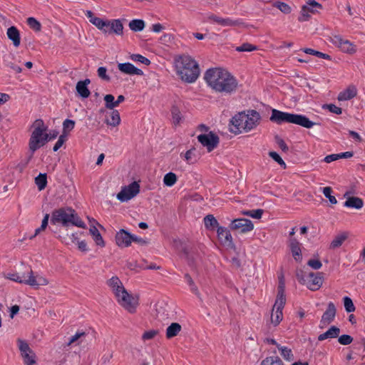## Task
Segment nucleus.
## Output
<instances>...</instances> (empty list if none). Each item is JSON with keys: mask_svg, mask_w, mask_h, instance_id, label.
I'll use <instances>...</instances> for the list:
<instances>
[{"mask_svg": "<svg viewBox=\"0 0 365 365\" xmlns=\"http://www.w3.org/2000/svg\"><path fill=\"white\" fill-rule=\"evenodd\" d=\"M103 99L106 108L111 109V106L113 105L114 96L112 94H107L104 96Z\"/></svg>", "mask_w": 365, "mask_h": 365, "instance_id": "nucleus-60", "label": "nucleus"}, {"mask_svg": "<svg viewBox=\"0 0 365 365\" xmlns=\"http://www.w3.org/2000/svg\"><path fill=\"white\" fill-rule=\"evenodd\" d=\"M309 12L315 14L316 12H317V11L314 10L312 6L309 7V5L307 4L302 6L301 9V16L298 18V20L299 21H308L311 17V16L309 14Z\"/></svg>", "mask_w": 365, "mask_h": 365, "instance_id": "nucleus-33", "label": "nucleus"}, {"mask_svg": "<svg viewBox=\"0 0 365 365\" xmlns=\"http://www.w3.org/2000/svg\"><path fill=\"white\" fill-rule=\"evenodd\" d=\"M336 314V309L334 304L331 302H329L326 311L322 314L320 327L323 328L324 326L331 324L334 320Z\"/></svg>", "mask_w": 365, "mask_h": 365, "instance_id": "nucleus-14", "label": "nucleus"}, {"mask_svg": "<svg viewBox=\"0 0 365 365\" xmlns=\"http://www.w3.org/2000/svg\"><path fill=\"white\" fill-rule=\"evenodd\" d=\"M206 21L210 23H216L222 26H237L243 24L240 19L233 20L230 18H222L214 14H209L206 17Z\"/></svg>", "mask_w": 365, "mask_h": 365, "instance_id": "nucleus-11", "label": "nucleus"}, {"mask_svg": "<svg viewBox=\"0 0 365 365\" xmlns=\"http://www.w3.org/2000/svg\"><path fill=\"white\" fill-rule=\"evenodd\" d=\"M195 150L196 149L192 148L185 153V158L188 163H195L197 161V158L195 155Z\"/></svg>", "mask_w": 365, "mask_h": 365, "instance_id": "nucleus-50", "label": "nucleus"}, {"mask_svg": "<svg viewBox=\"0 0 365 365\" xmlns=\"http://www.w3.org/2000/svg\"><path fill=\"white\" fill-rule=\"evenodd\" d=\"M91 23L95 25L98 29L103 31L104 33L108 32V30L105 29V27H107V21H103L101 18L96 17L93 19H91Z\"/></svg>", "mask_w": 365, "mask_h": 365, "instance_id": "nucleus-40", "label": "nucleus"}, {"mask_svg": "<svg viewBox=\"0 0 365 365\" xmlns=\"http://www.w3.org/2000/svg\"><path fill=\"white\" fill-rule=\"evenodd\" d=\"M268 3H270L272 6L277 8L283 14H289L292 11V8L290 6H289L287 3L279 0H272L269 1Z\"/></svg>", "mask_w": 365, "mask_h": 365, "instance_id": "nucleus-30", "label": "nucleus"}, {"mask_svg": "<svg viewBox=\"0 0 365 365\" xmlns=\"http://www.w3.org/2000/svg\"><path fill=\"white\" fill-rule=\"evenodd\" d=\"M28 25L31 29L35 31H40L41 30V25L38 21L34 17H29L26 20Z\"/></svg>", "mask_w": 365, "mask_h": 365, "instance_id": "nucleus-44", "label": "nucleus"}, {"mask_svg": "<svg viewBox=\"0 0 365 365\" xmlns=\"http://www.w3.org/2000/svg\"><path fill=\"white\" fill-rule=\"evenodd\" d=\"M107 284L110 287L115 297H119V294L123 292V290L125 289L123 283L117 276L112 277L108 279Z\"/></svg>", "mask_w": 365, "mask_h": 365, "instance_id": "nucleus-20", "label": "nucleus"}, {"mask_svg": "<svg viewBox=\"0 0 365 365\" xmlns=\"http://www.w3.org/2000/svg\"><path fill=\"white\" fill-rule=\"evenodd\" d=\"M351 192L347 191L344 193V197L346 201L344 203V207L359 210L364 206V201L361 198L351 195Z\"/></svg>", "mask_w": 365, "mask_h": 365, "instance_id": "nucleus-17", "label": "nucleus"}, {"mask_svg": "<svg viewBox=\"0 0 365 365\" xmlns=\"http://www.w3.org/2000/svg\"><path fill=\"white\" fill-rule=\"evenodd\" d=\"M204 223L206 229L210 230H214L216 227H220L217 220L212 215H206L204 217Z\"/></svg>", "mask_w": 365, "mask_h": 365, "instance_id": "nucleus-32", "label": "nucleus"}, {"mask_svg": "<svg viewBox=\"0 0 365 365\" xmlns=\"http://www.w3.org/2000/svg\"><path fill=\"white\" fill-rule=\"evenodd\" d=\"M182 329V327L179 323H172L166 329V337L172 339L176 336Z\"/></svg>", "mask_w": 365, "mask_h": 365, "instance_id": "nucleus-31", "label": "nucleus"}, {"mask_svg": "<svg viewBox=\"0 0 365 365\" xmlns=\"http://www.w3.org/2000/svg\"><path fill=\"white\" fill-rule=\"evenodd\" d=\"M340 329L336 326H331L326 332L318 336L319 341H323L327 339H334L339 336Z\"/></svg>", "mask_w": 365, "mask_h": 365, "instance_id": "nucleus-28", "label": "nucleus"}, {"mask_svg": "<svg viewBox=\"0 0 365 365\" xmlns=\"http://www.w3.org/2000/svg\"><path fill=\"white\" fill-rule=\"evenodd\" d=\"M277 347L280 351L281 355L285 360L290 361L294 359V355L290 349L279 344H277Z\"/></svg>", "mask_w": 365, "mask_h": 365, "instance_id": "nucleus-38", "label": "nucleus"}, {"mask_svg": "<svg viewBox=\"0 0 365 365\" xmlns=\"http://www.w3.org/2000/svg\"><path fill=\"white\" fill-rule=\"evenodd\" d=\"M120 123V117L118 110H113L110 113V119H106V123L113 127L117 126Z\"/></svg>", "mask_w": 365, "mask_h": 365, "instance_id": "nucleus-35", "label": "nucleus"}, {"mask_svg": "<svg viewBox=\"0 0 365 365\" xmlns=\"http://www.w3.org/2000/svg\"><path fill=\"white\" fill-rule=\"evenodd\" d=\"M23 359H24V362L25 364L26 365H34L36 361V354L34 352H33V354H21Z\"/></svg>", "mask_w": 365, "mask_h": 365, "instance_id": "nucleus-48", "label": "nucleus"}, {"mask_svg": "<svg viewBox=\"0 0 365 365\" xmlns=\"http://www.w3.org/2000/svg\"><path fill=\"white\" fill-rule=\"evenodd\" d=\"M289 248L292 252L294 259L300 262L302 259V250L300 243L295 238H292L289 240Z\"/></svg>", "mask_w": 365, "mask_h": 365, "instance_id": "nucleus-24", "label": "nucleus"}, {"mask_svg": "<svg viewBox=\"0 0 365 365\" xmlns=\"http://www.w3.org/2000/svg\"><path fill=\"white\" fill-rule=\"evenodd\" d=\"M6 35L15 47H19L21 43V38L19 31L16 26H11L7 29Z\"/></svg>", "mask_w": 365, "mask_h": 365, "instance_id": "nucleus-27", "label": "nucleus"}, {"mask_svg": "<svg viewBox=\"0 0 365 365\" xmlns=\"http://www.w3.org/2000/svg\"><path fill=\"white\" fill-rule=\"evenodd\" d=\"M140 192V184H128L123 186L121 190L117 194V199L123 202H128L135 197Z\"/></svg>", "mask_w": 365, "mask_h": 365, "instance_id": "nucleus-8", "label": "nucleus"}, {"mask_svg": "<svg viewBox=\"0 0 365 365\" xmlns=\"http://www.w3.org/2000/svg\"><path fill=\"white\" fill-rule=\"evenodd\" d=\"M244 115H246L245 111L240 112L232 118V119L230 120V123H232V125H234L235 129H232L231 132H232L235 134H239L242 133V130H244V127L245 124V120H246V118H243Z\"/></svg>", "mask_w": 365, "mask_h": 365, "instance_id": "nucleus-19", "label": "nucleus"}, {"mask_svg": "<svg viewBox=\"0 0 365 365\" xmlns=\"http://www.w3.org/2000/svg\"><path fill=\"white\" fill-rule=\"evenodd\" d=\"M66 140V135H62L61 134L59 136V138L58 139V141L54 145V146L53 148V150L54 152H56L63 145V144L65 143Z\"/></svg>", "mask_w": 365, "mask_h": 365, "instance_id": "nucleus-61", "label": "nucleus"}, {"mask_svg": "<svg viewBox=\"0 0 365 365\" xmlns=\"http://www.w3.org/2000/svg\"><path fill=\"white\" fill-rule=\"evenodd\" d=\"M33 130L29 143V150L31 152L28 161L32 158L33 153L40 148L45 145L48 141L55 139L58 132L56 130H52L49 133H45L47 130V127L45 126L43 120L37 119L34 121Z\"/></svg>", "mask_w": 365, "mask_h": 365, "instance_id": "nucleus-2", "label": "nucleus"}, {"mask_svg": "<svg viewBox=\"0 0 365 365\" xmlns=\"http://www.w3.org/2000/svg\"><path fill=\"white\" fill-rule=\"evenodd\" d=\"M347 235L346 233H342L340 235H338L335 237V238L331 241L329 248L330 249H336L339 247L342 243L346 240Z\"/></svg>", "mask_w": 365, "mask_h": 365, "instance_id": "nucleus-37", "label": "nucleus"}, {"mask_svg": "<svg viewBox=\"0 0 365 365\" xmlns=\"http://www.w3.org/2000/svg\"><path fill=\"white\" fill-rule=\"evenodd\" d=\"M332 189L330 187H326L323 188V193L326 197H327L330 202V203L335 205L337 203V200L336 197L331 195Z\"/></svg>", "mask_w": 365, "mask_h": 365, "instance_id": "nucleus-51", "label": "nucleus"}, {"mask_svg": "<svg viewBox=\"0 0 365 365\" xmlns=\"http://www.w3.org/2000/svg\"><path fill=\"white\" fill-rule=\"evenodd\" d=\"M307 264L311 267L314 269H319L322 264L319 259H309L307 262Z\"/></svg>", "mask_w": 365, "mask_h": 365, "instance_id": "nucleus-62", "label": "nucleus"}, {"mask_svg": "<svg viewBox=\"0 0 365 365\" xmlns=\"http://www.w3.org/2000/svg\"><path fill=\"white\" fill-rule=\"evenodd\" d=\"M51 222L53 225H61L63 227L73 225L86 228V224L78 217L76 210L69 207H61L53 210Z\"/></svg>", "mask_w": 365, "mask_h": 365, "instance_id": "nucleus-4", "label": "nucleus"}, {"mask_svg": "<svg viewBox=\"0 0 365 365\" xmlns=\"http://www.w3.org/2000/svg\"><path fill=\"white\" fill-rule=\"evenodd\" d=\"M75 121L70 119H66L63 123V134L67 136L68 132L73 129L75 126Z\"/></svg>", "mask_w": 365, "mask_h": 365, "instance_id": "nucleus-43", "label": "nucleus"}, {"mask_svg": "<svg viewBox=\"0 0 365 365\" xmlns=\"http://www.w3.org/2000/svg\"><path fill=\"white\" fill-rule=\"evenodd\" d=\"M297 278L298 281L302 284H306L307 282V280H308L307 277H306L304 276L302 271H299V272H297Z\"/></svg>", "mask_w": 365, "mask_h": 365, "instance_id": "nucleus-64", "label": "nucleus"}, {"mask_svg": "<svg viewBox=\"0 0 365 365\" xmlns=\"http://www.w3.org/2000/svg\"><path fill=\"white\" fill-rule=\"evenodd\" d=\"M307 279L306 284L310 290L315 291L321 287L323 281L322 273L318 272L315 274L310 272L307 276Z\"/></svg>", "mask_w": 365, "mask_h": 365, "instance_id": "nucleus-15", "label": "nucleus"}, {"mask_svg": "<svg viewBox=\"0 0 365 365\" xmlns=\"http://www.w3.org/2000/svg\"><path fill=\"white\" fill-rule=\"evenodd\" d=\"M260 365H284V362L277 356H267L264 359Z\"/></svg>", "mask_w": 365, "mask_h": 365, "instance_id": "nucleus-36", "label": "nucleus"}, {"mask_svg": "<svg viewBox=\"0 0 365 365\" xmlns=\"http://www.w3.org/2000/svg\"><path fill=\"white\" fill-rule=\"evenodd\" d=\"M19 349L21 351V354H33V350L29 347V344L21 339H18Z\"/></svg>", "mask_w": 365, "mask_h": 365, "instance_id": "nucleus-42", "label": "nucleus"}, {"mask_svg": "<svg viewBox=\"0 0 365 365\" xmlns=\"http://www.w3.org/2000/svg\"><path fill=\"white\" fill-rule=\"evenodd\" d=\"M217 237L221 244L229 247H233L234 243L230 230L224 227H218L217 230Z\"/></svg>", "mask_w": 365, "mask_h": 365, "instance_id": "nucleus-16", "label": "nucleus"}, {"mask_svg": "<svg viewBox=\"0 0 365 365\" xmlns=\"http://www.w3.org/2000/svg\"><path fill=\"white\" fill-rule=\"evenodd\" d=\"M334 43L345 53H354L356 48L348 40H344L339 36H336Z\"/></svg>", "mask_w": 365, "mask_h": 365, "instance_id": "nucleus-22", "label": "nucleus"}, {"mask_svg": "<svg viewBox=\"0 0 365 365\" xmlns=\"http://www.w3.org/2000/svg\"><path fill=\"white\" fill-rule=\"evenodd\" d=\"M177 73L186 83L195 82L200 75L198 63L190 56L182 55L175 60Z\"/></svg>", "mask_w": 365, "mask_h": 365, "instance_id": "nucleus-3", "label": "nucleus"}, {"mask_svg": "<svg viewBox=\"0 0 365 365\" xmlns=\"http://www.w3.org/2000/svg\"><path fill=\"white\" fill-rule=\"evenodd\" d=\"M243 118H246V120H245V132H249L255 128L261 120L260 114L255 110H247V113H246V115H244Z\"/></svg>", "mask_w": 365, "mask_h": 365, "instance_id": "nucleus-12", "label": "nucleus"}, {"mask_svg": "<svg viewBox=\"0 0 365 365\" xmlns=\"http://www.w3.org/2000/svg\"><path fill=\"white\" fill-rule=\"evenodd\" d=\"M107 27L110 26L109 34H115L117 36L123 35V25L120 19H113L107 21Z\"/></svg>", "mask_w": 365, "mask_h": 365, "instance_id": "nucleus-23", "label": "nucleus"}, {"mask_svg": "<svg viewBox=\"0 0 365 365\" xmlns=\"http://www.w3.org/2000/svg\"><path fill=\"white\" fill-rule=\"evenodd\" d=\"M275 141L279 145V147L282 149V150L284 153L287 152L289 150L288 146L285 143L284 140L282 139L279 136L276 135L275 136Z\"/></svg>", "mask_w": 365, "mask_h": 365, "instance_id": "nucleus-58", "label": "nucleus"}, {"mask_svg": "<svg viewBox=\"0 0 365 365\" xmlns=\"http://www.w3.org/2000/svg\"><path fill=\"white\" fill-rule=\"evenodd\" d=\"M91 81L89 78H86L83 81H80L77 83L76 89L78 94L83 98H87L89 97L91 92L88 88V85L90 84Z\"/></svg>", "mask_w": 365, "mask_h": 365, "instance_id": "nucleus-25", "label": "nucleus"}, {"mask_svg": "<svg viewBox=\"0 0 365 365\" xmlns=\"http://www.w3.org/2000/svg\"><path fill=\"white\" fill-rule=\"evenodd\" d=\"M118 69L125 74L128 75H138V76H143V72L141 69H139L134 66L130 63H120L118 65Z\"/></svg>", "mask_w": 365, "mask_h": 365, "instance_id": "nucleus-21", "label": "nucleus"}, {"mask_svg": "<svg viewBox=\"0 0 365 365\" xmlns=\"http://www.w3.org/2000/svg\"><path fill=\"white\" fill-rule=\"evenodd\" d=\"M107 69L106 67L101 66L98 68V76L102 80H104L106 81H110V78L109 76L106 74Z\"/></svg>", "mask_w": 365, "mask_h": 365, "instance_id": "nucleus-55", "label": "nucleus"}, {"mask_svg": "<svg viewBox=\"0 0 365 365\" xmlns=\"http://www.w3.org/2000/svg\"><path fill=\"white\" fill-rule=\"evenodd\" d=\"M344 305L345 310L348 313H351L355 311V306L352 302V299L349 297H344Z\"/></svg>", "mask_w": 365, "mask_h": 365, "instance_id": "nucleus-49", "label": "nucleus"}, {"mask_svg": "<svg viewBox=\"0 0 365 365\" xmlns=\"http://www.w3.org/2000/svg\"><path fill=\"white\" fill-rule=\"evenodd\" d=\"M204 78L208 86L217 92L232 93L237 90L238 86L236 78L221 68H209Z\"/></svg>", "mask_w": 365, "mask_h": 365, "instance_id": "nucleus-1", "label": "nucleus"}, {"mask_svg": "<svg viewBox=\"0 0 365 365\" xmlns=\"http://www.w3.org/2000/svg\"><path fill=\"white\" fill-rule=\"evenodd\" d=\"M338 341L342 345H349L353 341V338L348 334H343L338 336Z\"/></svg>", "mask_w": 365, "mask_h": 365, "instance_id": "nucleus-54", "label": "nucleus"}, {"mask_svg": "<svg viewBox=\"0 0 365 365\" xmlns=\"http://www.w3.org/2000/svg\"><path fill=\"white\" fill-rule=\"evenodd\" d=\"M282 318V312L278 310H274L272 312L271 322L274 327L277 326L281 322Z\"/></svg>", "mask_w": 365, "mask_h": 365, "instance_id": "nucleus-41", "label": "nucleus"}, {"mask_svg": "<svg viewBox=\"0 0 365 365\" xmlns=\"http://www.w3.org/2000/svg\"><path fill=\"white\" fill-rule=\"evenodd\" d=\"M116 299L118 304L128 312L133 314L136 312L138 305V297L130 294L126 289H123L119 297H116Z\"/></svg>", "mask_w": 365, "mask_h": 365, "instance_id": "nucleus-7", "label": "nucleus"}, {"mask_svg": "<svg viewBox=\"0 0 365 365\" xmlns=\"http://www.w3.org/2000/svg\"><path fill=\"white\" fill-rule=\"evenodd\" d=\"M258 48L256 46L252 45L250 43H244L241 46L236 47V51L238 52L244 51H257Z\"/></svg>", "mask_w": 365, "mask_h": 365, "instance_id": "nucleus-45", "label": "nucleus"}, {"mask_svg": "<svg viewBox=\"0 0 365 365\" xmlns=\"http://www.w3.org/2000/svg\"><path fill=\"white\" fill-rule=\"evenodd\" d=\"M269 120L279 125L284 123H289L300 125L305 128H311L315 125H320L318 123L310 120L306 115L289 113L277 109H272Z\"/></svg>", "mask_w": 365, "mask_h": 365, "instance_id": "nucleus-5", "label": "nucleus"}, {"mask_svg": "<svg viewBox=\"0 0 365 365\" xmlns=\"http://www.w3.org/2000/svg\"><path fill=\"white\" fill-rule=\"evenodd\" d=\"M170 112L173 120V123L175 125L179 124L182 119V115L179 108L175 105H173L171 108Z\"/></svg>", "mask_w": 365, "mask_h": 365, "instance_id": "nucleus-39", "label": "nucleus"}, {"mask_svg": "<svg viewBox=\"0 0 365 365\" xmlns=\"http://www.w3.org/2000/svg\"><path fill=\"white\" fill-rule=\"evenodd\" d=\"M87 334L85 331H78L76 332L69 340L68 342V346H70L73 343L80 340V341L78 342V344L81 343L83 341V339L86 337Z\"/></svg>", "mask_w": 365, "mask_h": 365, "instance_id": "nucleus-47", "label": "nucleus"}, {"mask_svg": "<svg viewBox=\"0 0 365 365\" xmlns=\"http://www.w3.org/2000/svg\"><path fill=\"white\" fill-rule=\"evenodd\" d=\"M197 140L204 147L207 148L208 152L212 151L220 143L219 136L212 131H210L208 134L199 135Z\"/></svg>", "mask_w": 365, "mask_h": 365, "instance_id": "nucleus-9", "label": "nucleus"}, {"mask_svg": "<svg viewBox=\"0 0 365 365\" xmlns=\"http://www.w3.org/2000/svg\"><path fill=\"white\" fill-rule=\"evenodd\" d=\"M177 180V175L172 172L167 173L163 178V182H176Z\"/></svg>", "mask_w": 365, "mask_h": 365, "instance_id": "nucleus-59", "label": "nucleus"}, {"mask_svg": "<svg viewBox=\"0 0 365 365\" xmlns=\"http://www.w3.org/2000/svg\"><path fill=\"white\" fill-rule=\"evenodd\" d=\"M269 155L270 158H272L275 162H277L279 165L281 166H284V168L286 167V164L282 160V158L279 156V155L274 152V151H270L269 153Z\"/></svg>", "mask_w": 365, "mask_h": 365, "instance_id": "nucleus-53", "label": "nucleus"}, {"mask_svg": "<svg viewBox=\"0 0 365 365\" xmlns=\"http://www.w3.org/2000/svg\"><path fill=\"white\" fill-rule=\"evenodd\" d=\"M356 94V88L354 86H349L346 89L339 93L337 99L339 101H349L354 98Z\"/></svg>", "mask_w": 365, "mask_h": 365, "instance_id": "nucleus-26", "label": "nucleus"}, {"mask_svg": "<svg viewBox=\"0 0 365 365\" xmlns=\"http://www.w3.org/2000/svg\"><path fill=\"white\" fill-rule=\"evenodd\" d=\"M285 285L284 281L281 279L277 287V295L272 311L278 310L282 312L286 303V297L284 294Z\"/></svg>", "mask_w": 365, "mask_h": 365, "instance_id": "nucleus-13", "label": "nucleus"}, {"mask_svg": "<svg viewBox=\"0 0 365 365\" xmlns=\"http://www.w3.org/2000/svg\"><path fill=\"white\" fill-rule=\"evenodd\" d=\"M130 58L134 61L140 62L146 66L150 65L151 63L148 58L140 54H132L130 56Z\"/></svg>", "mask_w": 365, "mask_h": 365, "instance_id": "nucleus-52", "label": "nucleus"}, {"mask_svg": "<svg viewBox=\"0 0 365 365\" xmlns=\"http://www.w3.org/2000/svg\"><path fill=\"white\" fill-rule=\"evenodd\" d=\"M7 279L21 284L29 285L35 289H38L40 286H45L48 284V281L43 277L34 275L32 269L27 267L22 276L19 272L8 273L6 277Z\"/></svg>", "mask_w": 365, "mask_h": 365, "instance_id": "nucleus-6", "label": "nucleus"}, {"mask_svg": "<svg viewBox=\"0 0 365 365\" xmlns=\"http://www.w3.org/2000/svg\"><path fill=\"white\" fill-rule=\"evenodd\" d=\"M158 334V330H149L143 333L142 336V339L143 341L150 340L153 339Z\"/></svg>", "mask_w": 365, "mask_h": 365, "instance_id": "nucleus-56", "label": "nucleus"}, {"mask_svg": "<svg viewBox=\"0 0 365 365\" xmlns=\"http://www.w3.org/2000/svg\"><path fill=\"white\" fill-rule=\"evenodd\" d=\"M323 108H327L330 112L337 115H340L342 113V109L334 104H326Z\"/></svg>", "mask_w": 365, "mask_h": 365, "instance_id": "nucleus-57", "label": "nucleus"}, {"mask_svg": "<svg viewBox=\"0 0 365 365\" xmlns=\"http://www.w3.org/2000/svg\"><path fill=\"white\" fill-rule=\"evenodd\" d=\"M229 227L231 230L237 231L240 233H247L253 230L254 225L248 219L237 218L232 220Z\"/></svg>", "mask_w": 365, "mask_h": 365, "instance_id": "nucleus-10", "label": "nucleus"}, {"mask_svg": "<svg viewBox=\"0 0 365 365\" xmlns=\"http://www.w3.org/2000/svg\"><path fill=\"white\" fill-rule=\"evenodd\" d=\"M185 279H186L187 284H189L191 292H192L195 295L200 297L198 289L195 285L194 281L192 280L191 276L189 274H185Z\"/></svg>", "mask_w": 365, "mask_h": 365, "instance_id": "nucleus-46", "label": "nucleus"}, {"mask_svg": "<svg viewBox=\"0 0 365 365\" xmlns=\"http://www.w3.org/2000/svg\"><path fill=\"white\" fill-rule=\"evenodd\" d=\"M89 232L93 237L96 245L101 247H105V242L96 227L91 226L89 229Z\"/></svg>", "mask_w": 365, "mask_h": 365, "instance_id": "nucleus-29", "label": "nucleus"}, {"mask_svg": "<svg viewBox=\"0 0 365 365\" xmlns=\"http://www.w3.org/2000/svg\"><path fill=\"white\" fill-rule=\"evenodd\" d=\"M185 180L189 181V182H191L193 180L202 181V178H201V175L199 174L190 173L186 175Z\"/></svg>", "mask_w": 365, "mask_h": 365, "instance_id": "nucleus-63", "label": "nucleus"}, {"mask_svg": "<svg viewBox=\"0 0 365 365\" xmlns=\"http://www.w3.org/2000/svg\"><path fill=\"white\" fill-rule=\"evenodd\" d=\"M133 235L124 229L120 230L115 235V242L118 246L127 247L131 245Z\"/></svg>", "mask_w": 365, "mask_h": 365, "instance_id": "nucleus-18", "label": "nucleus"}, {"mask_svg": "<svg viewBox=\"0 0 365 365\" xmlns=\"http://www.w3.org/2000/svg\"><path fill=\"white\" fill-rule=\"evenodd\" d=\"M128 26L131 31L139 32L144 29L145 24L142 19H133L129 22Z\"/></svg>", "mask_w": 365, "mask_h": 365, "instance_id": "nucleus-34", "label": "nucleus"}]
</instances>
